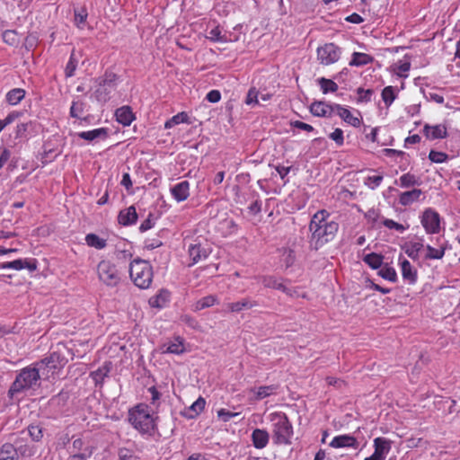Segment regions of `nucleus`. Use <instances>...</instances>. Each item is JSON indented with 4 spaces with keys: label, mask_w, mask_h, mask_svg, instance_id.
<instances>
[{
    "label": "nucleus",
    "mask_w": 460,
    "mask_h": 460,
    "mask_svg": "<svg viewBox=\"0 0 460 460\" xmlns=\"http://www.w3.org/2000/svg\"><path fill=\"white\" fill-rule=\"evenodd\" d=\"M339 223L331 217V213L320 209L313 215L309 223V245L312 250H319L331 243L339 231Z\"/></svg>",
    "instance_id": "obj_1"
},
{
    "label": "nucleus",
    "mask_w": 460,
    "mask_h": 460,
    "mask_svg": "<svg viewBox=\"0 0 460 460\" xmlns=\"http://www.w3.org/2000/svg\"><path fill=\"white\" fill-rule=\"evenodd\" d=\"M128 421L142 435L152 436L156 429L155 419L149 406L139 403L128 411Z\"/></svg>",
    "instance_id": "obj_2"
},
{
    "label": "nucleus",
    "mask_w": 460,
    "mask_h": 460,
    "mask_svg": "<svg viewBox=\"0 0 460 460\" xmlns=\"http://www.w3.org/2000/svg\"><path fill=\"white\" fill-rule=\"evenodd\" d=\"M272 423V435L274 443L277 445H290L293 436V426L287 415L280 411L272 412L269 415Z\"/></svg>",
    "instance_id": "obj_3"
},
{
    "label": "nucleus",
    "mask_w": 460,
    "mask_h": 460,
    "mask_svg": "<svg viewBox=\"0 0 460 460\" xmlns=\"http://www.w3.org/2000/svg\"><path fill=\"white\" fill-rule=\"evenodd\" d=\"M40 379H41L40 374H39V370L36 369L35 366L22 368L9 389L8 394L10 397L13 398L17 394L39 386Z\"/></svg>",
    "instance_id": "obj_4"
},
{
    "label": "nucleus",
    "mask_w": 460,
    "mask_h": 460,
    "mask_svg": "<svg viewBox=\"0 0 460 460\" xmlns=\"http://www.w3.org/2000/svg\"><path fill=\"white\" fill-rule=\"evenodd\" d=\"M129 277L139 288H148L153 280V268L147 261L135 259L129 264Z\"/></svg>",
    "instance_id": "obj_5"
},
{
    "label": "nucleus",
    "mask_w": 460,
    "mask_h": 460,
    "mask_svg": "<svg viewBox=\"0 0 460 460\" xmlns=\"http://www.w3.org/2000/svg\"><path fill=\"white\" fill-rule=\"evenodd\" d=\"M116 81L117 77L115 75H106L105 77L95 86L92 97L102 104L106 103L111 100L112 93L116 91Z\"/></svg>",
    "instance_id": "obj_6"
},
{
    "label": "nucleus",
    "mask_w": 460,
    "mask_h": 460,
    "mask_svg": "<svg viewBox=\"0 0 460 460\" xmlns=\"http://www.w3.org/2000/svg\"><path fill=\"white\" fill-rule=\"evenodd\" d=\"M100 281L108 287H116L120 282V274L116 265L109 260H102L97 265Z\"/></svg>",
    "instance_id": "obj_7"
},
{
    "label": "nucleus",
    "mask_w": 460,
    "mask_h": 460,
    "mask_svg": "<svg viewBox=\"0 0 460 460\" xmlns=\"http://www.w3.org/2000/svg\"><path fill=\"white\" fill-rule=\"evenodd\" d=\"M34 366L36 369L39 370L40 378L48 380L55 378V376L58 374L62 367L60 357L57 353L50 354L41 361L37 362Z\"/></svg>",
    "instance_id": "obj_8"
},
{
    "label": "nucleus",
    "mask_w": 460,
    "mask_h": 460,
    "mask_svg": "<svg viewBox=\"0 0 460 460\" xmlns=\"http://www.w3.org/2000/svg\"><path fill=\"white\" fill-rule=\"evenodd\" d=\"M341 49L334 43H325L316 49L317 61L323 66L337 63L341 56Z\"/></svg>",
    "instance_id": "obj_9"
},
{
    "label": "nucleus",
    "mask_w": 460,
    "mask_h": 460,
    "mask_svg": "<svg viewBox=\"0 0 460 460\" xmlns=\"http://www.w3.org/2000/svg\"><path fill=\"white\" fill-rule=\"evenodd\" d=\"M420 224L427 234H435L439 233L441 217L434 208H425L420 217Z\"/></svg>",
    "instance_id": "obj_10"
},
{
    "label": "nucleus",
    "mask_w": 460,
    "mask_h": 460,
    "mask_svg": "<svg viewBox=\"0 0 460 460\" xmlns=\"http://www.w3.org/2000/svg\"><path fill=\"white\" fill-rule=\"evenodd\" d=\"M68 452L70 460H88L93 454V448L88 442L77 438L73 440Z\"/></svg>",
    "instance_id": "obj_11"
},
{
    "label": "nucleus",
    "mask_w": 460,
    "mask_h": 460,
    "mask_svg": "<svg viewBox=\"0 0 460 460\" xmlns=\"http://www.w3.org/2000/svg\"><path fill=\"white\" fill-rule=\"evenodd\" d=\"M334 111L336 115H338L345 123L354 127L358 128L361 125L362 118L360 112L358 111H355V113H352L349 109L347 107L334 103Z\"/></svg>",
    "instance_id": "obj_12"
},
{
    "label": "nucleus",
    "mask_w": 460,
    "mask_h": 460,
    "mask_svg": "<svg viewBox=\"0 0 460 460\" xmlns=\"http://www.w3.org/2000/svg\"><path fill=\"white\" fill-rule=\"evenodd\" d=\"M37 268L38 261L34 258L17 259L13 261L0 263V270H22L26 269L30 272H33L37 270Z\"/></svg>",
    "instance_id": "obj_13"
},
{
    "label": "nucleus",
    "mask_w": 460,
    "mask_h": 460,
    "mask_svg": "<svg viewBox=\"0 0 460 460\" xmlns=\"http://www.w3.org/2000/svg\"><path fill=\"white\" fill-rule=\"evenodd\" d=\"M402 277L405 282L409 285H414L418 279L417 270L411 265V263L405 259L402 255L398 258Z\"/></svg>",
    "instance_id": "obj_14"
},
{
    "label": "nucleus",
    "mask_w": 460,
    "mask_h": 460,
    "mask_svg": "<svg viewBox=\"0 0 460 460\" xmlns=\"http://www.w3.org/2000/svg\"><path fill=\"white\" fill-rule=\"evenodd\" d=\"M310 112L316 117H332L335 113L334 103L314 101L310 105Z\"/></svg>",
    "instance_id": "obj_15"
},
{
    "label": "nucleus",
    "mask_w": 460,
    "mask_h": 460,
    "mask_svg": "<svg viewBox=\"0 0 460 460\" xmlns=\"http://www.w3.org/2000/svg\"><path fill=\"white\" fill-rule=\"evenodd\" d=\"M210 253L209 249L201 245L200 243H191L188 248V254L191 261L190 266H192L199 261H201L208 257Z\"/></svg>",
    "instance_id": "obj_16"
},
{
    "label": "nucleus",
    "mask_w": 460,
    "mask_h": 460,
    "mask_svg": "<svg viewBox=\"0 0 460 460\" xmlns=\"http://www.w3.org/2000/svg\"><path fill=\"white\" fill-rule=\"evenodd\" d=\"M424 248V239L419 237L416 240L406 242L402 249L414 261L420 259V252Z\"/></svg>",
    "instance_id": "obj_17"
},
{
    "label": "nucleus",
    "mask_w": 460,
    "mask_h": 460,
    "mask_svg": "<svg viewBox=\"0 0 460 460\" xmlns=\"http://www.w3.org/2000/svg\"><path fill=\"white\" fill-rule=\"evenodd\" d=\"M160 349L162 353L180 355L185 351L184 340L180 336H176L172 340L164 343Z\"/></svg>",
    "instance_id": "obj_18"
},
{
    "label": "nucleus",
    "mask_w": 460,
    "mask_h": 460,
    "mask_svg": "<svg viewBox=\"0 0 460 460\" xmlns=\"http://www.w3.org/2000/svg\"><path fill=\"white\" fill-rule=\"evenodd\" d=\"M330 447L333 448L351 447L356 449L358 447V441L351 435H339L332 438L330 442Z\"/></svg>",
    "instance_id": "obj_19"
},
{
    "label": "nucleus",
    "mask_w": 460,
    "mask_h": 460,
    "mask_svg": "<svg viewBox=\"0 0 460 460\" xmlns=\"http://www.w3.org/2000/svg\"><path fill=\"white\" fill-rule=\"evenodd\" d=\"M108 132L109 130L106 128H98L88 131L78 132L76 136L88 142H93L106 139L108 137Z\"/></svg>",
    "instance_id": "obj_20"
},
{
    "label": "nucleus",
    "mask_w": 460,
    "mask_h": 460,
    "mask_svg": "<svg viewBox=\"0 0 460 460\" xmlns=\"http://www.w3.org/2000/svg\"><path fill=\"white\" fill-rule=\"evenodd\" d=\"M137 221V213L134 206H129L128 208L119 211L118 216L119 224L124 226H128L135 225Z\"/></svg>",
    "instance_id": "obj_21"
},
{
    "label": "nucleus",
    "mask_w": 460,
    "mask_h": 460,
    "mask_svg": "<svg viewBox=\"0 0 460 460\" xmlns=\"http://www.w3.org/2000/svg\"><path fill=\"white\" fill-rule=\"evenodd\" d=\"M170 191L176 201H184L190 196V183L188 181H182L173 185L171 188Z\"/></svg>",
    "instance_id": "obj_22"
},
{
    "label": "nucleus",
    "mask_w": 460,
    "mask_h": 460,
    "mask_svg": "<svg viewBox=\"0 0 460 460\" xmlns=\"http://www.w3.org/2000/svg\"><path fill=\"white\" fill-rule=\"evenodd\" d=\"M252 446L257 449L267 447L270 441V434L266 429H255L251 435Z\"/></svg>",
    "instance_id": "obj_23"
},
{
    "label": "nucleus",
    "mask_w": 460,
    "mask_h": 460,
    "mask_svg": "<svg viewBox=\"0 0 460 460\" xmlns=\"http://www.w3.org/2000/svg\"><path fill=\"white\" fill-rule=\"evenodd\" d=\"M391 441L385 438H376L374 439V454L385 460L391 450Z\"/></svg>",
    "instance_id": "obj_24"
},
{
    "label": "nucleus",
    "mask_w": 460,
    "mask_h": 460,
    "mask_svg": "<svg viewBox=\"0 0 460 460\" xmlns=\"http://www.w3.org/2000/svg\"><path fill=\"white\" fill-rule=\"evenodd\" d=\"M423 133L429 139L445 138L447 135V128L444 125L429 126L426 124L423 128Z\"/></svg>",
    "instance_id": "obj_25"
},
{
    "label": "nucleus",
    "mask_w": 460,
    "mask_h": 460,
    "mask_svg": "<svg viewBox=\"0 0 460 460\" xmlns=\"http://www.w3.org/2000/svg\"><path fill=\"white\" fill-rule=\"evenodd\" d=\"M116 120L123 125L129 126L135 119V115L129 106H122L115 111Z\"/></svg>",
    "instance_id": "obj_26"
},
{
    "label": "nucleus",
    "mask_w": 460,
    "mask_h": 460,
    "mask_svg": "<svg viewBox=\"0 0 460 460\" xmlns=\"http://www.w3.org/2000/svg\"><path fill=\"white\" fill-rule=\"evenodd\" d=\"M277 389V385H262L260 387L251 388L249 393L252 394V400L260 401L276 394Z\"/></svg>",
    "instance_id": "obj_27"
},
{
    "label": "nucleus",
    "mask_w": 460,
    "mask_h": 460,
    "mask_svg": "<svg viewBox=\"0 0 460 460\" xmlns=\"http://www.w3.org/2000/svg\"><path fill=\"white\" fill-rule=\"evenodd\" d=\"M62 153L59 146H52L50 141H48L43 146L42 162L47 164L53 161Z\"/></svg>",
    "instance_id": "obj_28"
},
{
    "label": "nucleus",
    "mask_w": 460,
    "mask_h": 460,
    "mask_svg": "<svg viewBox=\"0 0 460 460\" xmlns=\"http://www.w3.org/2000/svg\"><path fill=\"white\" fill-rule=\"evenodd\" d=\"M422 194L421 190L413 189L412 190L404 191L399 196V202L402 206H409L414 201L418 200Z\"/></svg>",
    "instance_id": "obj_29"
},
{
    "label": "nucleus",
    "mask_w": 460,
    "mask_h": 460,
    "mask_svg": "<svg viewBox=\"0 0 460 460\" xmlns=\"http://www.w3.org/2000/svg\"><path fill=\"white\" fill-rule=\"evenodd\" d=\"M257 304L249 299V298H244L241 301H238V302H234V303H228L226 305V308H227V311L228 312H231V313H238V312H241L242 310L243 309H249V308H252L253 306H255Z\"/></svg>",
    "instance_id": "obj_30"
},
{
    "label": "nucleus",
    "mask_w": 460,
    "mask_h": 460,
    "mask_svg": "<svg viewBox=\"0 0 460 460\" xmlns=\"http://www.w3.org/2000/svg\"><path fill=\"white\" fill-rule=\"evenodd\" d=\"M84 240H85V243L88 246L93 247L98 250L104 249L107 246V240L101 238L96 234H93V233L87 234L85 235Z\"/></svg>",
    "instance_id": "obj_31"
},
{
    "label": "nucleus",
    "mask_w": 460,
    "mask_h": 460,
    "mask_svg": "<svg viewBox=\"0 0 460 460\" xmlns=\"http://www.w3.org/2000/svg\"><path fill=\"white\" fill-rule=\"evenodd\" d=\"M206 38L213 42H226V35L222 34V31L218 25H214L206 30Z\"/></svg>",
    "instance_id": "obj_32"
},
{
    "label": "nucleus",
    "mask_w": 460,
    "mask_h": 460,
    "mask_svg": "<svg viewBox=\"0 0 460 460\" xmlns=\"http://www.w3.org/2000/svg\"><path fill=\"white\" fill-rule=\"evenodd\" d=\"M373 61V58L366 53L354 52L352 54L349 66H362L367 65Z\"/></svg>",
    "instance_id": "obj_33"
},
{
    "label": "nucleus",
    "mask_w": 460,
    "mask_h": 460,
    "mask_svg": "<svg viewBox=\"0 0 460 460\" xmlns=\"http://www.w3.org/2000/svg\"><path fill=\"white\" fill-rule=\"evenodd\" d=\"M217 303H218V300L216 296H213V295L207 296H204L195 302V304L193 305V310L200 311L205 308H208Z\"/></svg>",
    "instance_id": "obj_34"
},
{
    "label": "nucleus",
    "mask_w": 460,
    "mask_h": 460,
    "mask_svg": "<svg viewBox=\"0 0 460 460\" xmlns=\"http://www.w3.org/2000/svg\"><path fill=\"white\" fill-rule=\"evenodd\" d=\"M181 123L190 124L189 115L184 111L179 112L166 120L164 123V128H172Z\"/></svg>",
    "instance_id": "obj_35"
},
{
    "label": "nucleus",
    "mask_w": 460,
    "mask_h": 460,
    "mask_svg": "<svg viewBox=\"0 0 460 460\" xmlns=\"http://www.w3.org/2000/svg\"><path fill=\"white\" fill-rule=\"evenodd\" d=\"M206 401L202 397H199L188 409L186 417L193 419L198 416L205 408Z\"/></svg>",
    "instance_id": "obj_36"
},
{
    "label": "nucleus",
    "mask_w": 460,
    "mask_h": 460,
    "mask_svg": "<svg viewBox=\"0 0 460 460\" xmlns=\"http://www.w3.org/2000/svg\"><path fill=\"white\" fill-rule=\"evenodd\" d=\"M0 460H19L18 453L11 444H4L0 448Z\"/></svg>",
    "instance_id": "obj_37"
},
{
    "label": "nucleus",
    "mask_w": 460,
    "mask_h": 460,
    "mask_svg": "<svg viewBox=\"0 0 460 460\" xmlns=\"http://www.w3.org/2000/svg\"><path fill=\"white\" fill-rule=\"evenodd\" d=\"M170 293L166 290H161L156 296L149 299V304L153 307L162 308L169 301Z\"/></svg>",
    "instance_id": "obj_38"
},
{
    "label": "nucleus",
    "mask_w": 460,
    "mask_h": 460,
    "mask_svg": "<svg viewBox=\"0 0 460 460\" xmlns=\"http://www.w3.org/2000/svg\"><path fill=\"white\" fill-rule=\"evenodd\" d=\"M384 257L381 254L371 252L363 257V261L370 268L376 270L381 268Z\"/></svg>",
    "instance_id": "obj_39"
},
{
    "label": "nucleus",
    "mask_w": 460,
    "mask_h": 460,
    "mask_svg": "<svg viewBox=\"0 0 460 460\" xmlns=\"http://www.w3.org/2000/svg\"><path fill=\"white\" fill-rule=\"evenodd\" d=\"M25 96V91L22 88H14L6 94V101L11 105L18 104Z\"/></svg>",
    "instance_id": "obj_40"
},
{
    "label": "nucleus",
    "mask_w": 460,
    "mask_h": 460,
    "mask_svg": "<svg viewBox=\"0 0 460 460\" xmlns=\"http://www.w3.org/2000/svg\"><path fill=\"white\" fill-rule=\"evenodd\" d=\"M317 82H318L321 91L324 94L329 93H335L338 90V84L331 79H327L325 77H320L317 79Z\"/></svg>",
    "instance_id": "obj_41"
},
{
    "label": "nucleus",
    "mask_w": 460,
    "mask_h": 460,
    "mask_svg": "<svg viewBox=\"0 0 460 460\" xmlns=\"http://www.w3.org/2000/svg\"><path fill=\"white\" fill-rule=\"evenodd\" d=\"M381 97L386 108H389L397 97L396 90L394 86H386L383 89Z\"/></svg>",
    "instance_id": "obj_42"
},
{
    "label": "nucleus",
    "mask_w": 460,
    "mask_h": 460,
    "mask_svg": "<svg viewBox=\"0 0 460 460\" xmlns=\"http://www.w3.org/2000/svg\"><path fill=\"white\" fill-rule=\"evenodd\" d=\"M261 283L266 288H275L288 293V288L284 286V284L273 277H263Z\"/></svg>",
    "instance_id": "obj_43"
},
{
    "label": "nucleus",
    "mask_w": 460,
    "mask_h": 460,
    "mask_svg": "<svg viewBox=\"0 0 460 460\" xmlns=\"http://www.w3.org/2000/svg\"><path fill=\"white\" fill-rule=\"evenodd\" d=\"M220 227L224 231L223 234L225 235H230V234H235L238 229V226L231 218H226V219L223 220L222 222H220Z\"/></svg>",
    "instance_id": "obj_44"
},
{
    "label": "nucleus",
    "mask_w": 460,
    "mask_h": 460,
    "mask_svg": "<svg viewBox=\"0 0 460 460\" xmlns=\"http://www.w3.org/2000/svg\"><path fill=\"white\" fill-rule=\"evenodd\" d=\"M111 368L108 364L103 365L97 370L91 373V376L96 384L102 383L103 379L108 376Z\"/></svg>",
    "instance_id": "obj_45"
},
{
    "label": "nucleus",
    "mask_w": 460,
    "mask_h": 460,
    "mask_svg": "<svg viewBox=\"0 0 460 460\" xmlns=\"http://www.w3.org/2000/svg\"><path fill=\"white\" fill-rule=\"evenodd\" d=\"M427 253L425 255L426 260H440L445 255L444 248H434L431 245L428 244L426 246Z\"/></svg>",
    "instance_id": "obj_46"
},
{
    "label": "nucleus",
    "mask_w": 460,
    "mask_h": 460,
    "mask_svg": "<svg viewBox=\"0 0 460 460\" xmlns=\"http://www.w3.org/2000/svg\"><path fill=\"white\" fill-rule=\"evenodd\" d=\"M85 103L82 101H74L70 107L69 114L72 118L81 119L84 111Z\"/></svg>",
    "instance_id": "obj_47"
},
{
    "label": "nucleus",
    "mask_w": 460,
    "mask_h": 460,
    "mask_svg": "<svg viewBox=\"0 0 460 460\" xmlns=\"http://www.w3.org/2000/svg\"><path fill=\"white\" fill-rule=\"evenodd\" d=\"M419 184L420 180L414 174L410 172L404 173L400 177V185L402 188H409Z\"/></svg>",
    "instance_id": "obj_48"
},
{
    "label": "nucleus",
    "mask_w": 460,
    "mask_h": 460,
    "mask_svg": "<svg viewBox=\"0 0 460 460\" xmlns=\"http://www.w3.org/2000/svg\"><path fill=\"white\" fill-rule=\"evenodd\" d=\"M75 24L77 28L83 29L86 22L88 13L85 7H82L80 10H75Z\"/></svg>",
    "instance_id": "obj_49"
},
{
    "label": "nucleus",
    "mask_w": 460,
    "mask_h": 460,
    "mask_svg": "<svg viewBox=\"0 0 460 460\" xmlns=\"http://www.w3.org/2000/svg\"><path fill=\"white\" fill-rule=\"evenodd\" d=\"M378 274L383 279H385L386 280H389V281H392V282H395L396 279H397L396 271L392 267L385 266V267L381 268L379 272H378Z\"/></svg>",
    "instance_id": "obj_50"
},
{
    "label": "nucleus",
    "mask_w": 460,
    "mask_h": 460,
    "mask_svg": "<svg viewBox=\"0 0 460 460\" xmlns=\"http://www.w3.org/2000/svg\"><path fill=\"white\" fill-rule=\"evenodd\" d=\"M429 159L432 163L442 164L447 161L448 155L444 152L431 150L429 154Z\"/></svg>",
    "instance_id": "obj_51"
},
{
    "label": "nucleus",
    "mask_w": 460,
    "mask_h": 460,
    "mask_svg": "<svg viewBox=\"0 0 460 460\" xmlns=\"http://www.w3.org/2000/svg\"><path fill=\"white\" fill-rule=\"evenodd\" d=\"M358 93V102H369L372 99V96L374 94V91L372 89H363V88H358L357 90Z\"/></svg>",
    "instance_id": "obj_52"
},
{
    "label": "nucleus",
    "mask_w": 460,
    "mask_h": 460,
    "mask_svg": "<svg viewBox=\"0 0 460 460\" xmlns=\"http://www.w3.org/2000/svg\"><path fill=\"white\" fill-rule=\"evenodd\" d=\"M32 124L33 123L31 121L24 122V123H19L16 126L15 137L17 138H24V137H26V136H27L26 134H27L28 130L31 128Z\"/></svg>",
    "instance_id": "obj_53"
},
{
    "label": "nucleus",
    "mask_w": 460,
    "mask_h": 460,
    "mask_svg": "<svg viewBox=\"0 0 460 460\" xmlns=\"http://www.w3.org/2000/svg\"><path fill=\"white\" fill-rule=\"evenodd\" d=\"M382 224L388 229H394L395 231H397L399 233H403L407 229L406 226L394 221L393 219L383 218Z\"/></svg>",
    "instance_id": "obj_54"
},
{
    "label": "nucleus",
    "mask_w": 460,
    "mask_h": 460,
    "mask_svg": "<svg viewBox=\"0 0 460 460\" xmlns=\"http://www.w3.org/2000/svg\"><path fill=\"white\" fill-rule=\"evenodd\" d=\"M21 114L22 113L19 111H12L4 119H0V132H2L6 126L17 119Z\"/></svg>",
    "instance_id": "obj_55"
},
{
    "label": "nucleus",
    "mask_w": 460,
    "mask_h": 460,
    "mask_svg": "<svg viewBox=\"0 0 460 460\" xmlns=\"http://www.w3.org/2000/svg\"><path fill=\"white\" fill-rule=\"evenodd\" d=\"M28 433L34 441H39L43 437L42 428L39 425H30L28 427Z\"/></svg>",
    "instance_id": "obj_56"
},
{
    "label": "nucleus",
    "mask_w": 460,
    "mask_h": 460,
    "mask_svg": "<svg viewBox=\"0 0 460 460\" xmlns=\"http://www.w3.org/2000/svg\"><path fill=\"white\" fill-rule=\"evenodd\" d=\"M411 68V64L408 61H401L395 66V73L400 77L406 78L408 76V72Z\"/></svg>",
    "instance_id": "obj_57"
},
{
    "label": "nucleus",
    "mask_w": 460,
    "mask_h": 460,
    "mask_svg": "<svg viewBox=\"0 0 460 460\" xmlns=\"http://www.w3.org/2000/svg\"><path fill=\"white\" fill-rule=\"evenodd\" d=\"M329 137L335 142L337 146H341L344 144L343 130L337 128L329 135Z\"/></svg>",
    "instance_id": "obj_58"
},
{
    "label": "nucleus",
    "mask_w": 460,
    "mask_h": 460,
    "mask_svg": "<svg viewBox=\"0 0 460 460\" xmlns=\"http://www.w3.org/2000/svg\"><path fill=\"white\" fill-rule=\"evenodd\" d=\"M382 181V175H372L366 178L365 184L370 189L375 190L381 184Z\"/></svg>",
    "instance_id": "obj_59"
},
{
    "label": "nucleus",
    "mask_w": 460,
    "mask_h": 460,
    "mask_svg": "<svg viewBox=\"0 0 460 460\" xmlns=\"http://www.w3.org/2000/svg\"><path fill=\"white\" fill-rule=\"evenodd\" d=\"M77 66V61L75 59L74 53L71 54L70 58L66 66L65 73L66 77H71Z\"/></svg>",
    "instance_id": "obj_60"
},
{
    "label": "nucleus",
    "mask_w": 460,
    "mask_h": 460,
    "mask_svg": "<svg viewBox=\"0 0 460 460\" xmlns=\"http://www.w3.org/2000/svg\"><path fill=\"white\" fill-rule=\"evenodd\" d=\"M3 40L10 46L16 45L18 41L16 32L11 30L5 31L3 33Z\"/></svg>",
    "instance_id": "obj_61"
},
{
    "label": "nucleus",
    "mask_w": 460,
    "mask_h": 460,
    "mask_svg": "<svg viewBox=\"0 0 460 460\" xmlns=\"http://www.w3.org/2000/svg\"><path fill=\"white\" fill-rule=\"evenodd\" d=\"M239 412L229 411L226 409H220L217 411V417L224 422L229 421L232 418L238 416Z\"/></svg>",
    "instance_id": "obj_62"
},
{
    "label": "nucleus",
    "mask_w": 460,
    "mask_h": 460,
    "mask_svg": "<svg viewBox=\"0 0 460 460\" xmlns=\"http://www.w3.org/2000/svg\"><path fill=\"white\" fill-rule=\"evenodd\" d=\"M119 460H137L134 452L128 448H120L119 451Z\"/></svg>",
    "instance_id": "obj_63"
},
{
    "label": "nucleus",
    "mask_w": 460,
    "mask_h": 460,
    "mask_svg": "<svg viewBox=\"0 0 460 460\" xmlns=\"http://www.w3.org/2000/svg\"><path fill=\"white\" fill-rule=\"evenodd\" d=\"M155 226V221H154V218H153V215L152 214H149L148 215V217L146 219H145L139 226V231L141 233H144V232H146L148 230H150L151 228H153Z\"/></svg>",
    "instance_id": "obj_64"
}]
</instances>
